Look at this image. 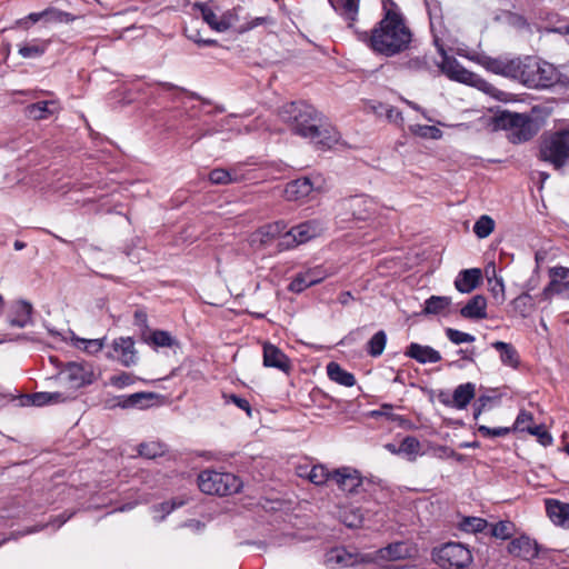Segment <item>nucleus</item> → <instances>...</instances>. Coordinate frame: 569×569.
<instances>
[{
	"mask_svg": "<svg viewBox=\"0 0 569 569\" xmlns=\"http://www.w3.org/2000/svg\"><path fill=\"white\" fill-rule=\"evenodd\" d=\"M183 505H184L183 500L172 499L171 501H166V502L161 503L160 508L164 511L166 515H169L176 508L181 507Z\"/></svg>",
	"mask_w": 569,
	"mask_h": 569,
	"instance_id": "obj_63",
	"label": "nucleus"
},
{
	"mask_svg": "<svg viewBox=\"0 0 569 569\" xmlns=\"http://www.w3.org/2000/svg\"><path fill=\"white\" fill-rule=\"evenodd\" d=\"M488 535L499 539H509L513 531V525L510 521H499L491 525Z\"/></svg>",
	"mask_w": 569,
	"mask_h": 569,
	"instance_id": "obj_46",
	"label": "nucleus"
},
{
	"mask_svg": "<svg viewBox=\"0 0 569 569\" xmlns=\"http://www.w3.org/2000/svg\"><path fill=\"white\" fill-rule=\"evenodd\" d=\"M156 397L152 392H136L130 396H121L117 398V402L113 406L121 408H144L143 400H151Z\"/></svg>",
	"mask_w": 569,
	"mask_h": 569,
	"instance_id": "obj_37",
	"label": "nucleus"
},
{
	"mask_svg": "<svg viewBox=\"0 0 569 569\" xmlns=\"http://www.w3.org/2000/svg\"><path fill=\"white\" fill-rule=\"evenodd\" d=\"M53 13H54V11L53 10H49V9L44 10V11H41V12H33V13H30L27 17V20H30L32 23H37L40 20H42L43 18L52 16Z\"/></svg>",
	"mask_w": 569,
	"mask_h": 569,
	"instance_id": "obj_64",
	"label": "nucleus"
},
{
	"mask_svg": "<svg viewBox=\"0 0 569 569\" xmlns=\"http://www.w3.org/2000/svg\"><path fill=\"white\" fill-rule=\"evenodd\" d=\"M222 398L224 400L226 403H233L234 406H237L239 409L243 410L248 417H251L252 416V409H251V406L249 403V401L244 398H241L237 395H228V393H223L222 395Z\"/></svg>",
	"mask_w": 569,
	"mask_h": 569,
	"instance_id": "obj_54",
	"label": "nucleus"
},
{
	"mask_svg": "<svg viewBox=\"0 0 569 569\" xmlns=\"http://www.w3.org/2000/svg\"><path fill=\"white\" fill-rule=\"evenodd\" d=\"M332 9L348 21L351 28L359 13L360 0H328Z\"/></svg>",
	"mask_w": 569,
	"mask_h": 569,
	"instance_id": "obj_25",
	"label": "nucleus"
},
{
	"mask_svg": "<svg viewBox=\"0 0 569 569\" xmlns=\"http://www.w3.org/2000/svg\"><path fill=\"white\" fill-rule=\"evenodd\" d=\"M280 117L292 132L309 139L317 149L329 150L339 144V131L312 106L305 102H291L281 108Z\"/></svg>",
	"mask_w": 569,
	"mask_h": 569,
	"instance_id": "obj_1",
	"label": "nucleus"
},
{
	"mask_svg": "<svg viewBox=\"0 0 569 569\" xmlns=\"http://www.w3.org/2000/svg\"><path fill=\"white\" fill-rule=\"evenodd\" d=\"M149 341L156 347H172L177 343L176 339L164 330H154L149 337Z\"/></svg>",
	"mask_w": 569,
	"mask_h": 569,
	"instance_id": "obj_48",
	"label": "nucleus"
},
{
	"mask_svg": "<svg viewBox=\"0 0 569 569\" xmlns=\"http://www.w3.org/2000/svg\"><path fill=\"white\" fill-rule=\"evenodd\" d=\"M412 40V33L406 26L400 11L386 10V14L369 37L370 48L386 57H393L406 49Z\"/></svg>",
	"mask_w": 569,
	"mask_h": 569,
	"instance_id": "obj_2",
	"label": "nucleus"
},
{
	"mask_svg": "<svg viewBox=\"0 0 569 569\" xmlns=\"http://www.w3.org/2000/svg\"><path fill=\"white\" fill-rule=\"evenodd\" d=\"M392 405L385 403L378 410L370 411L371 417H386L387 419L395 421L397 420V416L392 413Z\"/></svg>",
	"mask_w": 569,
	"mask_h": 569,
	"instance_id": "obj_60",
	"label": "nucleus"
},
{
	"mask_svg": "<svg viewBox=\"0 0 569 569\" xmlns=\"http://www.w3.org/2000/svg\"><path fill=\"white\" fill-rule=\"evenodd\" d=\"M549 276L551 279H557L560 281L568 279L569 278V268L561 267V266L550 268Z\"/></svg>",
	"mask_w": 569,
	"mask_h": 569,
	"instance_id": "obj_62",
	"label": "nucleus"
},
{
	"mask_svg": "<svg viewBox=\"0 0 569 569\" xmlns=\"http://www.w3.org/2000/svg\"><path fill=\"white\" fill-rule=\"evenodd\" d=\"M406 68L412 71H425L430 69L426 56L409 59L406 62Z\"/></svg>",
	"mask_w": 569,
	"mask_h": 569,
	"instance_id": "obj_58",
	"label": "nucleus"
},
{
	"mask_svg": "<svg viewBox=\"0 0 569 569\" xmlns=\"http://www.w3.org/2000/svg\"><path fill=\"white\" fill-rule=\"evenodd\" d=\"M466 84L477 88L478 90L497 99L498 101H507V92L499 90L492 83L488 82L487 80L482 79L480 76L473 72H471L470 79L467 81Z\"/></svg>",
	"mask_w": 569,
	"mask_h": 569,
	"instance_id": "obj_32",
	"label": "nucleus"
},
{
	"mask_svg": "<svg viewBox=\"0 0 569 569\" xmlns=\"http://www.w3.org/2000/svg\"><path fill=\"white\" fill-rule=\"evenodd\" d=\"M60 109L56 101H39L31 103L26 108V113L33 120L47 119L49 116L58 112Z\"/></svg>",
	"mask_w": 569,
	"mask_h": 569,
	"instance_id": "obj_30",
	"label": "nucleus"
},
{
	"mask_svg": "<svg viewBox=\"0 0 569 569\" xmlns=\"http://www.w3.org/2000/svg\"><path fill=\"white\" fill-rule=\"evenodd\" d=\"M399 446L401 455H405L411 461L416 459L421 448L419 440L412 436L406 437Z\"/></svg>",
	"mask_w": 569,
	"mask_h": 569,
	"instance_id": "obj_45",
	"label": "nucleus"
},
{
	"mask_svg": "<svg viewBox=\"0 0 569 569\" xmlns=\"http://www.w3.org/2000/svg\"><path fill=\"white\" fill-rule=\"evenodd\" d=\"M198 486L203 493L228 496L240 490L241 481L233 473L204 470L198 477Z\"/></svg>",
	"mask_w": 569,
	"mask_h": 569,
	"instance_id": "obj_5",
	"label": "nucleus"
},
{
	"mask_svg": "<svg viewBox=\"0 0 569 569\" xmlns=\"http://www.w3.org/2000/svg\"><path fill=\"white\" fill-rule=\"evenodd\" d=\"M417 552L418 549L413 543L409 541H397L379 549L376 553L379 559L393 561L412 558Z\"/></svg>",
	"mask_w": 569,
	"mask_h": 569,
	"instance_id": "obj_16",
	"label": "nucleus"
},
{
	"mask_svg": "<svg viewBox=\"0 0 569 569\" xmlns=\"http://www.w3.org/2000/svg\"><path fill=\"white\" fill-rule=\"evenodd\" d=\"M331 480L336 482L340 490L347 493H353L362 485L360 473L351 468L343 467L337 469L331 475Z\"/></svg>",
	"mask_w": 569,
	"mask_h": 569,
	"instance_id": "obj_17",
	"label": "nucleus"
},
{
	"mask_svg": "<svg viewBox=\"0 0 569 569\" xmlns=\"http://www.w3.org/2000/svg\"><path fill=\"white\" fill-rule=\"evenodd\" d=\"M323 229V223L319 220L305 221L292 227L290 230L286 229L281 241L278 242V249L282 251L295 248L298 244L306 243L320 236Z\"/></svg>",
	"mask_w": 569,
	"mask_h": 569,
	"instance_id": "obj_7",
	"label": "nucleus"
},
{
	"mask_svg": "<svg viewBox=\"0 0 569 569\" xmlns=\"http://www.w3.org/2000/svg\"><path fill=\"white\" fill-rule=\"evenodd\" d=\"M495 229V221L491 217L483 214L473 224V232L480 239L487 238Z\"/></svg>",
	"mask_w": 569,
	"mask_h": 569,
	"instance_id": "obj_44",
	"label": "nucleus"
},
{
	"mask_svg": "<svg viewBox=\"0 0 569 569\" xmlns=\"http://www.w3.org/2000/svg\"><path fill=\"white\" fill-rule=\"evenodd\" d=\"M328 276L329 273L321 266L307 269L295 276L289 284V290L296 293H300L305 289L321 282Z\"/></svg>",
	"mask_w": 569,
	"mask_h": 569,
	"instance_id": "obj_14",
	"label": "nucleus"
},
{
	"mask_svg": "<svg viewBox=\"0 0 569 569\" xmlns=\"http://www.w3.org/2000/svg\"><path fill=\"white\" fill-rule=\"evenodd\" d=\"M517 60L519 68H517L513 79L526 87L545 89L558 81V71L551 63L530 56L517 58Z\"/></svg>",
	"mask_w": 569,
	"mask_h": 569,
	"instance_id": "obj_3",
	"label": "nucleus"
},
{
	"mask_svg": "<svg viewBox=\"0 0 569 569\" xmlns=\"http://www.w3.org/2000/svg\"><path fill=\"white\" fill-rule=\"evenodd\" d=\"M134 381H136V378L131 373H128V372H121L120 375L110 377V385L118 389H122L128 386H131L134 383Z\"/></svg>",
	"mask_w": 569,
	"mask_h": 569,
	"instance_id": "obj_55",
	"label": "nucleus"
},
{
	"mask_svg": "<svg viewBox=\"0 0 569 569\" xmlns=\"http://www.w3.org/2000/svg\"><path fill=\"white\" fill-rule=\"evenodd\" d=\"M286 229L287 226L283 221L264 224L250 234L249 243L254 249H262L270 246L277 239L280 242Z\"/></svg>",
	"mask_w": 569,
	"mask_h": 569,
	"instance_id": "obj_9",
	"label": "nucleus"
},
{
	"mask_svg": "<svg viewBox=\"0 0 569 569\" xmlns=\"http://www.w3.org/2000/svg\"><path fill=\"white\" fill-rule=\"evenodd\" d=\"M481 64L490 72L499 76H503L507 78L513 79L515 72L517 68H519V62L517 58L508 59V58H491L483 57L481 59Z\"/></svg>",
	"mask_w": 569,
	"mask_h": 569,
	"instance_id": "obj_18",
	"label": "nucleus"
},
{
	"mask_svg": "<svg viewBox=\"0 0 569 569\" xmlns=\"http://www.w3.org/2000/svg\"><path fill=\"white\" fill-rule=\"evenodd\" d=\"M492 276L495 279L493 284H492V279L488 276V282L490 284V292L492 293L493 298L498 302L501 303L506 299L503 279L501 277H497L495 268L492 269Z\"/></svg>",
	"mask_w": 569,
	"mask_h": 569,
	"instance_id": "obj_51",
	"label": "nucleus"
},
{
	"mask_svg": "<svg viewBox=\"0 0 569 569\" xmlns=\"http://www.w3.org/2000/svg\"><path fill=\"white\" fill-rule=\"evenodd\" d=\"M540 159L559 170L569 163V130H559L545 137L540 144Z\"/></svg>",
	"mask_w": 569,
	"mask_h": 569,
	"instance_id": "obj_4",
	"label": "nucleus"
},
{
	"mask_svg": "<svg viewBox=\"0 0 569 569\" xmlns=\"http://www.w3.org/2000/svg\"><path fill=\"white\" fill-rule=\"evenodd\" d=\"M532 415L528 411H520L516 421H515V428L519 431H526V432H529L530 429L533 427L531 426V421H532Z\"/></svg>",
	"mask_w": 569,
	"mask_h": 569,
	"instance_id": "obj_56",
	"label": "nucleus"
},
{
	"mask_svg": "<svg viewBox=\"0 0 569 569\" xmlns=\"http://www.w3.org/2000/svg\"><path fill=\"white\" fill-rule=\"evenodd\" d=\"M481 281V270L478 268L460 271L455 280V288L461 293L475 290Z\"/></svg>",
	"mask_w": 569,
	"mask_h": 569,
	"instance_id": "obj_23",
	"label": "nucleus"
},
{
	"mask_svg": "<svg viewBox=\"0 0 569 569\" xmlns=\"http://www.w3.org/2000/svg\"><path fill=\"white\" fill-rule=\"evenodd\" d=\"M363 561H369V557L352 553L343 547L333 548L326 555V565L329 568L352 567Z\"/></svg>",
	"mask_w": 569,
	"mask_h": 569,
	"instance_id": "obj_15",
	"label": "nucleus"
},
{
	"mask_svg": "<svg viewBox=\"0 0 569 569\" xmlns=\"http://www.w3.org/2000/svg\"><path fill=\"white\" fill-rule=\"evenodd\" d=\"M501 126L513 130L518 141H528L533 137L532 120L521 113L503 112L500 117Z\"/></svg>",
	"mask_w": 569,
	"mask_h": 569,
	"instance_id": "obj_10",
	"label": "nucleus"
},
{
	"mask_svg": "<svg viewBox=\"0 0 569 569\" xmlns=\"http://www.w3.org/2000/svg\"><path fill=\"white\" fill-rule=\"evenodd\" d=\"M405 355L422 365L436 363L441 360V355L439 351L430 346H422L416 342L409 345Z\"/></svg>",
	"mask_w": 569,
	"mask_h": 569,
	"instance_id": "obj_22",
	"label": "nucleus"
},
{
	"mask_svg": "<svg viewBox=\"0 0 569 569\" xmlns=\"http://www.w3.org/2000/svg\"><path fill=\"white\" fill-rule=\"evenodd\" d=\"M263 366L268 368H276L286 373L291 369L290 359L282 352V350L270 342L263 343Z\"/></svg>",
	"mask_w": 569,
	"mask_h": 569,
	"instance_id": "obj_19",
	"label": "nucleus"
},
{
	"mask_svg": "<svg viewBox=\"0 0 569 569\" xmlns=\"http://www.w3.org/2000/svg\"><path fill=\"white\" fill-rule=\"evenodd\" d=\"M446 337L455 345L471 343L476 337L453 328L446 329Z\"/></svg>",
	"mask_w": 569,
	"mask_h": 569,
	"instance_id": "obj_52",
	"label": "nucleus"
},
{
	"mask_svg": "<svg viewBox=\"0 0 569 569\" xmlns=\"http://www.w3.org/2000/svg\"><path fill=\"white\" fill-rule=\"evenodd\" d=\"M491 346L500 353V361L503 366L510 367L512 369H517L519 367L520 356L511 343L495 341L491 343Z\"/></svg>",
	"mask_w": 569,
	"mask_h": 569,
	"instance_id": "obj_28",
	"label": "nucleus"
},
{
	"mask_svg": "<svg viewBox=\"0 0 569 569\" xmlns=\"http://www.w3.org/2000/svg\"><path fill=\"white\" fill-rule=\"evenodd\" d=\"M460 530L469 533L485 532L489 528L488 522L479 517H465L459 522Z\"/></svg>",
	"mask_w": 569,
	"mask_h": 569,
	"instance_id": "obj_42",
	"label": "nucleus"
},
{
	"mask_svg": "<svg viewBox=\"0 0 569 569\" xmlns=\"http://www.w3.org/2000/svg\"><path fill=\"white\" fill-rule=\"evenodd\" d=\"M478 431L481 436L487 438L493 437H503L510 432L509 428L498 427V428H489L487 426H479Z\"/></svg>",
	"mask_w": 569,
	"mask_h": 569,
	"instance_id": "obj_59",
	"label": "nucleus"
},
{
	"mask_svg": "<svg viewBox=\"0 0 569 569\" xmlns=\"http://www.w3.org/2000/svg\"><path fill=\"white\" fill-rule=\"evenodd\" d=\"M546 511L552 523L562 528H569V503L556 499H547Z\"/></svg>",
	"mask_w": 569,
	"mask_h": 569,
	"instance_id": "obj_21",
	"label": "nucleus"
},
{
	"mask_svg": "<svg viewBox=\"0 0 569 569\" xmlns=\"http://www.w3.org/2000/svg\"><path fill=\"white\" fill-rule=\"evenodd\" d=\"M50 397L49 392H36L29 396V400L31 405L37 407H42L46 405H50Z\"/></svg>",
	"mask_w": 569,
	"mask_h": 569,
	"instance_id": "obj_61",
	"label": "nucleus"
},
{
	"mask_svg": "<svg viewBox=\"0 0 569 569\" xmlns=\"http://www.w3.org/2000/svg\"><path fill=\"white\" fill-rule=\"evenodd\" d=\"M104 338L102 339H83V338H74V346L83 351L96 355L100 352L104 347Z\"/></svg>",
	"mask_w": 569,
	"mask_h": 569,
	"instance_id": "obj_43",
	"label": "nucleus"
},
{
	"mask_svg": "<svg viewBox=\"0 0 569 569\" xmlns=\"http://www.w3.org/2000/svg\"><path fill=\"white\" fill-rule=\"evenodd\" d=\"M209 180L213 184H228L238 181V178L233 177L232 172L226 169L217 168L210 171Z\"/></svg>",
	"mask_w": 569,
	"mask_h": 569,
	"instance_id": "obj_50",
	"label": "nucleus"
},
{
	"mask_svg": "<svg viewBox=\"0 0 569 569\" xmlns=\"http://www.w3.org/2000/svg\"><path fill=\"white\" fill-rule=\"evenodd\" d=\"M32 306L31 303L21 300L14 303L13 315L9 319L12 327L24 328L31 322Z\"/></svg>",
	"mask_w": 569,
	"mask_h": 569,
	"instance_id": "obj_33",
	"label": "nucleus"
},
{
	"mask_svg": "<svg viewBox=\"0 0 569 569\" xmlns=\"http://www.w3.org/2000/svg\"><path fill=\"white\" fill-rule=\"evenodd\" d=\"M461 317L470 320H481L487 318V299L482 295L473 296L460 309Z\"/></svg>",
	"mask_w": 569,
	"mask_h": 569,
	"instance_id": "obj_24",
	"label": "nucleus"
},
{
	"mask_svg": "<svg viewBox=\"0 0 569 569\" xmlns=\"http://www.w3.org/2000/svg\"><path fill=\"white\" fill-rule=\"evenodd\" d=\"M327 373L330 380L345 386V387H352L356 385V378L355 376L345 370L339 363L337 362H329L327 365Z\"/></svg>",
	"mask_w": 569,
	"mask_h": 569,
	"instance_id": "obj_34",
	"label": "nucleus"
},
{
	"mask_svg": "<svg viewBox=\"0 0 569 569\" xmlns=\"http://www.w3.org/2000/svg\"><path fill=\"white\" fill-rule=\"evenodd\" d=\"M569 281L562 282L557 279H551L550 282L543 288L541 298L543 300H550L553 295L561 296L569 299Z\"/></svg>",
	"mask_w": 569,
	"mask_h": 569,
	"instance_id": "obj_39",
	"label": "nucleus"
},
{
	"mask_svg": "<svg viewBox=\"0 0 569 569\" xmlns=\"http://www.w3.org/2000/svg\"><path fill=\"white\" fill-rule=\"evenodd\" d=\"M49 44L50 41L43 39L24 40L18 44V54L23 59H37L47 52Z\"/></svg>",
	"mask_w": 569,
	"mask_h": 569,
	"instance_id": "obj_26",
	"label": "nucleus"
},
{
	"mask_svg": "<svg viewBox=\"0 0 569 569\" xmlns=\"http://www.w3.org/2000/svg\"><path fill=\"white\" fill-rule=\"evenodd\" d=\"M508 551L510 555L522 558L525 560H531L539 553L537 542L526 536H521L511 540L508 546Z\"/></svg>",
	"mask_w": 569,
	"mask_h": 569,
	"instance_id": "obj_20",
	"label": "nucleus"
},
{
	"mask_svg": "<svg viewBox=\"0 0 569 569\" xmlns=\"http://www.w3.org/2000/svg\"><path fill=\"white\" fill-rule=\"evenodd\" d=\"M410 130L413 134L421 138L438 140L442 137V131L435 126L415 124L410 127Z\"/></svg>",
	"mask_w": 569,
	"mask_h": 569,
	"instance_id": "obj_47",
	"label": "nucleus"
},
{
	"mask_svg": "<svg viewBox=\"0 0 569 569\" xmlns=\"http://www.w3.org/2000/svg\"><path fill=\"white\" fill-rule=\"evenodd\" d=\"M387 345V335L383 330L376 332L367 343V352L377 358L382 355Z\"/></svg>",
	"mask_w": 569,
	"mask_h": 569,
	"instance_id": "obj_41",
	"label": "nucleus"
},
{
	"mask_svg": "<svg viewBox=\"0 0 569 569\" xmlns=\"http://www.w3.org/2000/svg\"><path fill=\"white\" fill-rule=\"evenodd\" d=\"M108 357L118 360L122 366L130 367L137 362L134 341L130 337H120L113 340Z\"/></svg>",
	"mask_w": 569,
	"mask_h": 569,
	"instance_id": "obj_13",
	"label": "nucleus"
},
{
	"mask_svg": "<svg viewBox=\"0 0 569 569\" xmlns=\"http://www.w3.org/2000/svg\"><path fill=\"white\" fill-rule=\"evenodd\" d=\"M476 387L471 382L459 385L452 395L453 406L465 409L475 397Z\"/></svg>",
	"mask_w": 569,
	"mask_h": 569,
	"instance_id": "obj_35",
	"label": "nucleus"
},
{
	"mask_svg": "<svg viewBox=\"0 0 569 569\" xmlns=\"http://www.w3.org/2000/svg\"><path fill=\"white\" fill-rule=\"evenodd\" d=\"M139 453L148 459H153L163 453V447L158 442L141 443Z\"/></svg>",
	"mask_w": 569,
	"mask_h": 569,
	"instance_id": "obj_53",
	"label": "nucleus"
},
{
	"mask_svg": "<svg viewBox=\"0 0 569 569\" xmlns=\"http://www.w3.org/2000/svg\"><path fill=\"white\" fill-rule=\"evenodd\" d=\"M466 84L477 88L478 90L497 99L498 101H507V92L499 90L492 83L488 82L487 80L482 79L480 76L473 72H471L470 79L467 81Z\"/></svg>",
	"mask_w": 569,
	"mask_h": 569,
	"instance_id": "obj_31",
	"label": "nucleus"
},
{
	"mask_svg": "<svg viewBox=\"0 0 569 569\" xmlns=\"http://www.w3.org/2000/svg\"><path fill=\"white\" fill-rule=\"evenodd\" d=\"M61 373L72 388H81L96 380L94 367L88 361L68 362Z\"/></svg>",
	"mask_w": 569,
	"mask_h": 569,
	"instance_id": "obj_8",
	"label": "nucleus"
},
{
	"mask_svg": "<svg viewBox=\"0 0 569 569\" xmlns=\"http://www.w3.org/2000/svg\"><path fill=\"white\" fill-rule=\"evenodd\" d=\"M332 472H329L325 466H313L308 473V479L317 485H325L328 480H331Z\"/></svg>",
	"mask_w": 569,
	"mask_h": 569,
	"instance_id": "obj_49",
	"label": "nucleus"
},
{
	"mask_svg": "<svg viewBox=\"0 0 569 569\" xmlns=\"http://www.w3.org/2000/svg\"><path fill=\"white\" fill-rule=\"evenodd\" d=\"M313 190V184L309 178H300L290 181L284 189L286 198L290 201H297L308 197Z\"/></svg>",
	"mask_w": 569,
	"mask_h": 569,
	"instance_id": "obj_27",
	"label": "nucleus"
},
{
	"mask_svg": "<svg viewBox=\"0 0 569 569\" xmlns=\"http://www.w3.org/2000/svg\"><path fill=\"white\" fill-rule=\"evenodd\" d=\"M512 309L522 318L528 317L535 310L533 298L528 292H522L511 301Z\"/></svg>",
	"mask_w": 569,
	"mask_h": 569,
	"instance_id": "obj_38",
	"label": "nucleus"
},
{
	"mask_svg": "<svg viewBox=\"0 0 569 569\" xmlns=\"http://www.w3.org/2000/svg\"><path fill=\"white\" fill-rule=\"evenodd\" d=\"M212 2L196 3L194 8L201 13L203 21L214 31L223 32L228 30V23L220 20L212 8Z\"/></svg>",
	"mask_w": 569,
	"mask_h": 569,
	"instance_id": "obj_29",
	"label": "nucleus"
},
{
	"mask_svg": "<svg viewBox=\"0 0 569 569\" xmlns=\"http://www.w3.org/2000/svg\"><path fill=\"white\" fill-rule=\"evenodd\" d=\"M435 42L438 48V52L442 57L441 62L438 64L440 71L450 80L467 83L470 79L471 71L465 69L456 58L448 56L445 48L439 44L438 40Z\"/></svg>",
	"mask_w": 569,
	"mask_h": 569,
	"instance_id": "obj_11",
	"label": "nucleus"
},
{
	"mask_svg": "<svg viewBox=\"0 0 569 569\" xmlns=\"http://www.w3.org/2000/svg\"><path fill=\"white\" fill-rule=\"evenodd\" d=\"M338 517L349 528H358L363 521V515L358 507L343 506L339 509Z\"/></svg>",
	"mask_w": 569,
	"mask_h": 569,
	"instance_id": "obj_36",
	"label": "nucleus"
},
{
	"mask_svg": "<svg viewBox=\"0 0 569 569\" xmlns=\"http://www.w3.org/2000/svg\"><path fill=\"white\" fill-rule=\"evenodd\" d=\"M451 305V298L445 296H431L425 301V315H438Z\"/></svg>",
	"mask_w": 569,
	"mask_h": 569,
	"instance_id": "obj_40",
	"label": "nucleus"
},
{
	"mask_svg": "<svg viewBox=\"0 0 569 569\" xmlns=\"http://www.w3.org/2000/svg\"><path fill=\"white\" fill-rule=\"evenodd\" d=\"M435 562L443 569H465L472 562L471 551L459 542H448L432 552Z\"/></svg>",
	"mask_w": 569,
	"mask_h": 569,
	"instance_id": "obj_6",
	"label": "nucleus"
},
{
	"mask_svg": "<svg viewBox=\"0 0 569 569\" xmlns=\"http://www.w3.org/2000/svg\"><path fill=\"white\" fill-rule=\"evenodd\" d=\"M345 208L355 220L365 221L377 212L376 201L367 196L350 197L343 202Z\"/></svg>",
	"mask_w": 569,
	"mask_h": 569,
	"instance_id": "obj_12",
	"label": "nucleus"
},
{
	"mask_svg": "<svg viewBox=\"0 0 569 569\" xmlns=\"http://www.w3.org/2000/svg\"><path fill=\"white\" fill-rule=\"evenodd\" d=\"M528 433L536 436L539 442L545 447L552 443L551 435L545 430L542 426H533Z\"/></svg>",
	"mask_w": 569,
	"mask_h": 569,
	"instance_id": "obj_57",
	"label": "nucleus"
}]
</instances>
